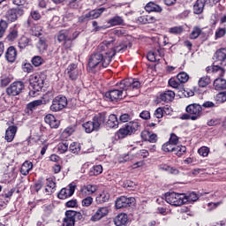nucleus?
Wrapping results in <instances>:
<instances>
[{
    "label": "nucleus",
    "mask_w": 226,
    "mask_h": 226,
    "mask_svg": "<svg viewBox=\"0 0 226 226\" xmlns=\"http://www.w3.org/2000/svg\"><path fill=\"white\" fill-rule=\"evenodd\" d=\"M29 96L36 98V96L40 95L41 89H43L45 79L40 74H32L29 79Z\"/></svg>",
    "instance_id": "nucleus-4"
},
{
    "label": "nucleus",
    "mask_w": 226,
    "mask_h": 226,
    "mask_svg": "<svg viewBox=\"0 0 226 226\" xmlns=\"http://www.w3.org/2000/svg\"><path fill=\"white\" fill-rule=\"evenodd\" d=\"M103 172V167L100 164L93 166L89 170V176H100Z\"/></svg>",
    "instance_id": "nucleus-44"
},
{
    "label": "nucleus",
    "mask_w": 226,
    "mask_h": 226,
    "mask_svg": "<svg viewBox=\"0 0 226 226\" xmlns=\"http://www.w3.org/2000/svg\"><path fill=\"white\" fill-rule=\"evenodd\" d=\"M110 200V193L107 191H102L101 192L97 193L95 197L96 204H105V202H109Z\"/></svg>",
    "instance_id": "nucleus-25"
},
{
    "label": "nucleus",
    "mask_w": 226,
    "mask_h": 226,
    "mask_svg": "<svg viewBox=\"0 0 226 226\" xmlns=\"http://www.w3.org/2000/svg\"><path fill=\"white\" fill-rule=\"evenodd\" d=\"M37 49L39 52L43 53L47 49H49V44L47 43V38L40 37L36 44Z\"/></svg>",
    "instance_id": "nucleus-39"
},
{
    "label": "nucleus",
    "mask_w": 226,
    "mask_h": 226,
    "mask_svg": "<svg viewBox=\"0 0 226 226\" xmlns=\"http://www.w3.org/2000/svg\"><path fill=\"white\" fill-rule=\"evenodd\" d=\"M24 13V8L14 7L7 11L5 17L8 22H16V20H19V17H22Z\"/></svg>",
    "instance_id": "nucleus-10"
},
{
    "label": "nucleus",
    "mask_w": 226,
    "mask_h": 226,
    "mask_svg": "<svg viewBox=\"0 0 226 226\" xmlns=\"http://www.w3.org/2000/svg\"><path fill=\"white\" fill-rule=\"evenodd\" d=\"M185 111L192 116V121H197L202 116V106L199 103H192L186 106Z\"/></svg>",
    "instance_id": "nucleus-9"
},
{
    "label": "nucleus",
    "mask_w": 226,
    "mask_h": 226,
    "mask_svg": "<svg viewBox=\"0 0 226 226\" xmlns=\"http://www.w3.org/2000/svg\"><path fill=\"white\" fill-rule=\"evenodd\" d=\"M168 142L173 144L174 146H177V144H179V137L176 135V133L172 132L170 134Z\"/></svg>",
    "instance_id": "nucleus-57"
},
{
    "label": "nucleus",
    "mask_w": 226,
    "mask_h": 226,
    "mask_svg": "<svg viewBox=\"0 0 226 226\" xmlns=\"http://www.w3.org/2000/svg\"><path fill=\"white\" fill-rule=\"evenodd\" d=\"M217 103H225L226 102V92H220L215 96Z\"/></svg>",
    "instance_id": "nucleus-55"
},
{
    "label": "nucleus",
    "mask_w": 226,
    "mask_h": 226,
    "mask_svg": "<svg viewBox=\"0 0 226 226\" xmlns=\"http://www.w3.org/2000/svg\"><path fill=\"white\" fill-rule=\"evenodd\" d=\"M45 123L50 126V128H59V120L56 119V117L52 114H48L44 117Z\"/></svg>",
    "instance_id": "nucleus-30"
},
{
    "label": "nucleus",
    "mask_w": 226,
    "mask_h": 226,
    "mask_svg": "<svg viewBox=\"0 0 226 226\" xmlns=\"http://www.w3.org/2000/svg\"><path fill=\"white\" fill-rule=\"evenodd\" d=\"M214 87L216 91L226 89V79L222 78L215 79L214 80Z\"/></svg>",
    "instance_id": "nucleus-38"
},
{
    "label": "nucleus",
    "mask_w": 226,
    "mask_h": 226,
    "mask_svg": "<svg viewBox=\"0 0 226 226\" xmlns=\"http://www.w3.org/2000/svg\"><path fill=\"white\" fill-rule=\"evenodd\" d=\"M118 86L119 89L115 88L105 92L104 100L106 102H119V100H123V92L139 89L140 87V81L132 78H128L122 79Z\"/></svg>",
    "instance_id": "nucleus-2"
},
{
    "label": "nucleus",
    "mask_w": 226,
    "mask_h": 226,
    "mask_svg": "<svg viewBox=\"0 0 226 226\" xmlns=\"http://www.w3.org/2000/svg\"><path fill=\"white\" fill-rule=\"evenodd\" d=\"M168 84L173 89H177L178 93H183L185 91V85H183L179 79L176 77L170 78L168 81Z\"/></svg>",
    "instance_id": "nucleus-22"
},
{
    "label": "nucleus",
    "mask_w": 226,
    "mask_h": 226,
    "mask_svg": "<svg viewBox=\"0 0 226 226\" xmlns=\"http://www.w3.org/2000/svg\"><path fill=\"white\" fill-rule=\"evenodd\" d=\"M6 29H8V22L4 19L0 20V38L4 36V33H6Z\"/></svg>",
    "instance_id": "nucleus-54"
},
{
    "label": "nucleus",
    "mask_w": 226,
    "mask_h": 226,
    "mask_svg": "<svg viewBox=\"0 0 226 226\" xmlns=\"http://www.w3.org/2000/svg\"><path fill=\"white\" fill-rule=\"evenodd\" d=\"M19 38V30L17 28H11L9 34L7 35V40L9 41H15Z\"/></svg>",
    "instance_id": "nucleus-51"
},
{
    "label": "nucleus",
    "mask_w": 226,
    "mask_h": 226,
    "mask_svg": "<svg viewBox=\"0 0 226 226\" xmlns=\"http://www.w3.org/2000/svg\"><path fill=\"white\" fill-rule=\"evenodd\" d=\"M114 54V51H112V42L103 41L97 47V52L90 56L87 70L89 73H96V68H107L110 64Z\"/></svg>",
    "instance_id": "nucleus-1"
},
{
    "label": "nucleus",
    "mask_w": 226,
    "mask_h": 226,
    "mask_svg": "<svg viewBox=\"0 0 226 226\" xmlns=\"http://www.w3.org/2000/svg\"><path fill=\"white\" fill-rule=\"evenodd\" d=\"M176 77L178 79V81L182 86H185V84L190 80V76L185 72H179Z\"/></svg>",
    "instance_id": "nucleus-48"
},
{
    "label": "nucleus",
    "mask_w": 226,
    "mask_h": 226,
    "mask_svg": "<svg viewBox=\"0 0 226 226\" xmlns=\"http://www.w3.org/2000/svg\"><path fill=\"white\" fill-rule=\"evenodd\" d=\"M107 9L104 7H101L99 9H94L90 11H88V17H90V20H94V19H99V17H102V14L103 11H106Z\"/></svg>",
    "instance_id": "nucleus-35"
},
{
    "label": "nucleus",
    "mask_w": 226,
    "mask_h": 226,
    "mask_svg": "<svg viewBox=\"0 0 226 226\" xmlns=\"http://www.w3.org/2000/svg\"><path fill=\"white\" fill-rule=\"evenodd\" d=\"M5 59L8 63H15L17 61V49L14 46H10L6 49Z\"/></svg>",
    "instance_id": "nucleus-23"
},
{
    "label": "nucleus",
    "mask_w": 226,
    "mask_h": 226,
    "mask_svg": "<svg viewBox=\"0 0 226 226\" xmlns=\"http://www.w3.org/2000/svg\"><path fill=\"white\" fill-rule=\"evenodd\" d=\"M198 153L200 156H203V158H206L209 154V147H201L200 149H198Z\"/></svg>",
    "instance_id": "nucleus-61"
},
{
    "label": "nucleus",
    "mask_w": 226,
    "mask_h": 226,
    "mask_svg": "<svg viewBox=\"0 0 226 226\" xmlns=\"http://www.w3.org/2000/svg\"><path fill=\"white\" fill-rule=\"evenodd\" d=\"M206 72L207 73H218V72H220V77H223L225 75V69L222 68L220 65L207 66L206 68Z\"/></svg>",
    "instance_id": "nucleus-33"
},
{
    "label": "nucleus",
    "mask_w": 226,
    "mask_h": 226,
    "mask_svg": "<svg viewBox=\"0 0 226 226\" xmlns=\"http://www.w3.org/2000/svg\"><path fill=\"white\" fill-rule=\"evenodd\" d=\"M145 11H147V13H162L163 11V8L162 5L154 2H148L145 5Z\"/></svg>",
    "instance_id": "nucleus-18"
},
{
    "label": "nucleus",
    "mask_w": 226,
    "mask_h": 226,
    "mask_svg": "<svg viewBox=\"0 0 226 226\" xmlns=\"http://www.w3.org/2000/svg\"><path fill=\"white\" fill-rule=\"evenodd\" d=\"M135 201V198H128L125 196H121L117 198L115 201V207L117 209H123L124 207H130L132 204Z\"/></svg>",
    "instance_id": "nucleus-12"
},
{
    "label": "nucleus",
    "mask_w": 226,
    "mask_h": 226,
    "mask_svg": "<svg viewBox=\"0 0 226 226\" xmlns=\"http://www.w3.org/2000/svg\"><path fill=\"white\" fill-rule=\"evenodd\" d=\"M107 24L109 27H115L116 26H124V19L123 17L116 15L108 19Z\"/></svg>",
    "instance_id": "nucleus-29"
},
{
    "label": "nucleus",
    "mask_w": 226,
    "mask_h": 226,
    "mask_svg": "<svg viewBox=\"0 0 226 226\" xmlns=\"http://www.w3.org/2000/svg\"><path fill=\"white\" fill-rule=\"evenodd\" d=\"M209 84H211V77L209 76H203L198 81L199 87H207Z\"/></svg>",
    "instance_id": "nucleus-47"
},
{
    "label": "nucleus",
    "mask_w": 226,
    "mask_h": 226,
    "mask_svg": "<svg viewBox=\"0 0 226 226\" xmlns=\"http://www.w3.org/2000/svg\"><path fill=\"white\" fill-rule=\"evenodd\" d=\"M98 192V186L94 185H83L79 189V197L80 199H84V197H89V195H93V193H96Z\"/></svg>",
    "instance_id": "nucleus-13"
},
{
    "label": "nucleus",
    "mask_w": 226,
    "mask_h": 226,
    "mask_svg": "<svg viewBox=\"0 0 226 226\" xmlns=\"http://www.w3.org/2000/svg\"><path fill=\"white\" fill-rule=\"evenodd\" d=\"M113 222L117 226H126L128 225V215L126 214H118L114 219Z\"/></svg>",
    "instance_id": "nucleus-27"
},
{
    "label": "nucleus",
    "mask_w": 226,
    "mask_h": 226,
    "mask_svg": "<svg viewBox=\"0 0 226 226\" xmlns=\"http://www.w3.org/2000/svg\"><path fill=\"white\" fill-rule=\"evenodd\" d=\"M206 0H197L193 4L192 10L195 15H200L204 11L206 6Z\"/></svg>",
    "instance_id": "nucleus-31"
},
{
    "label": "nucleus",
    "mask_w": 226,
    "mask_h": 226,
    "mask_svg": "<svg viewBox=\"0 0 226 226\" xmlns=\"http://www.w3.org/2000/svg\"><path fill=\"white\" fill-rule=\"evenodd\" d=\"M215 61L221 64V66H226V49L222 48L216 50L215 54Z\"/></svg>",
    "instance_id": "nucleus-20"
},
{
    "label": "nucleus",
    "mask_w": 226,
    "mask_h": 226,
    "mask_svg": "<svg viewBox=\"0 0 226 226\" xmlns=\"http://www.w3.org/2000/svg\"><path fill=\"white\" fill-rule=\"evenodd\" d=\"M32 40L26 36H21L18 42V47L20 49V50H24V49H26V47H29L32 43Z\"/></svg>",
    "instance_id": "nucleus-37"
},
{
    "label": "nucleus",
    "mask_w": 226,
    "mask_h": 226,
    "mask_svg": "<svg viewBox=\"0 0 226 226\" xmlns=\"http://www.w3.org/2000/svg\"><path fill=\"white\" fill-rule=\"evenodd\" d=\"M147 59L150 61V63H158L160 62V58H158V55L156 54V51L152 50L148 51L147 55Z\"/></svg>",
    "instance_id": "nucleus-52"
},
{
    "label": "nucleus",
    "mask_w": 226,
    "mask_h": 226,
    "mask_svg": "<svg viewBox=\"0 0 226 226\" xmlns=\"http://www.w3.org/2000/svg\"><path fill=\"white\" fill-rule=\"evenodd\" d=\"M69 144L67 141H63L58 143L57 145V150L61 154H64V153H66L68 151Z\"/></svg>",
    "instance_id": "nucleus-53"
},
{
    "label": "nucleus",
    "mask_w": 226,
    "mask_h": 226,
    "mask_svg": "<svg viewBox=\"0 0 226 226\" xmlns=\"http://www.w3.org/2000/svg\"><path fill=\"white\" fill-rule=\"evenodd\" d=\"M91 20V18L89 17L88 12L86 14H83L78 18V24H86Z\"/></svg>",
    "instance_id": "nucleus-58"
},
{
    "label": "nucleus",
    "mask_w": 226,
    "mask_h": 226,
    "mask_svg": "<svg viewBox=\"0 0 226 226\" xmlns=\"http://www.w3.org/2000/svg\"><path fill=\"white\" fill-rule=\"evenodd\" d=\"M41 188H43V184L41 181H38L32 185V192H34V193H38Z\"/></svg>",
    "instance_id": "nucleus-62"
},
{
    "label": "nucleus",
    "mask_w": 226,
    "mask_h": 226,
    "mask_svg": "<svg viewBox=\"0 0 226 226\" xmlns=\"http://www.w3.org/2000/svg\"><path fill=\"white\" fill-rule=\"evenodd\" d=\"M132 115L128 113H124L119 117L120 123H126L124 124L117 132V139H126V137H130L131 135H135L139 129L140 128V122L139 119H135L131 121Z\"/></svg>",
    "instance_id": "nucleus-3"
},
{
    "label": "nucleus",
    "mask_w": 226,
    "mask_h": 226,
    "mask_svg": "<svg viewBox=\"0 0 226 226\" xmlns=\"http://www.w3.org/2000/svg\"><path fill=\"white\" fill-rule=\"evenodd\" d=\"M77 64H70L65 70L70 80H77L79 79V69Z\"/></svg>",
    "instance_id": "nucleus-16"
},
{
    "label": "nucleus",
    "mask_w": 226,
    "mask_h": 226,
    "mask_svg": "<svg viewBox=\"0 0 226 226\" xmlns=\"http://www.w3.org/2000/svg\"><path fill=\"white\" fill-rule=\"evenodd\" d=\"M105 121H107V113L105 112L97 113L92 118V122H94L98 132L100 131L102 124H105Z\"/></svg>",
    "instance_id": "nucleus-15"
},
{
    "label": "nucleus",
    "mask_w": 226,
    "mask_h": 226,
    "mask_svg": "<svg viewBox=\"0 0 226 226\" xmlns=\"http://www.w3.org/2000/svg\"><path fill=\"white\" fill-rule=\"evenodd\" d=\"M202 34V29L198 26H193L192 31L189 34L190 40H197L199 36Z\"/></svg>",
    "instance_id": "nucleus-46"
},
{
    "label": "nucleus",
    "mask_w": 226,
    "mask_h": 226,
    "mask_svg": "<svg viewBox=\"0 0 226 226\" xmlns=\"http://www.w3.org/2000/svg\"><path fill=\"white\" fill-rule=\"evenodd\" d=\"M185 204H187V202H197L199 200V194L192 192L188 195L185 194Z\"/></svg>",
    "instance_id": "nucleus-45"
},
{
    "label": "nucleus",
    "mask_w": 226,
    "mask_h": 226,
    "mask_svg": "<svg viewBox=\"0 0 226 226\" xmlns=\"http://www.w3.org/2000/svg\"><path fill=\"white\" fill-rule=\"evenodd\" d=\"M25 88L26 85L23 81H14L6 88V94L8 96H19Z\"/></svg>",
    "instance_id": "nucleus-7"
},
{
    "label": "nucleus",
    "mask_w": 226,
    "mask_h": 226,
    "mask_svg": "<svg viewBox=\"0 0 226 226\" xmlns=\"http://www.w3.org/2000/svg\"><path fill=\"white\" fill-rule=\"evenodd\" d=\"M75 188H77V186L73 184H69L67 187L62 188L57 194L58 199L61 200L70 199V197H72L73 193H75Z\"/></svg>",
    "instance_id": "nucleus-11"
},
{
    "label": "nucleus",
    "mask_w": 226,
    "mask_h": 226,
    "mask_svg": "<svg viewBox=\"0 0 226 226\" xmlns=\"http://www.w3.org/2000/svg\"><path fill=\"white\" fill-rule=\"evenodd\" d=\"M31 63H32L33 66H34L35 68H38V66H41V64H43L45 63V59H43V57H41L40 56H34L31 59Z\"/></svg>",
    "instance_id": "nucleus-50"
},
{
    "label": "nucleus",
    "mask_w": 226,
    "mask_h": 226,
    "mask_svg": "<svg viewBox=\"0 0 226 226\" xmlns=\"http://www.w3.org/2000/svg\"><path fill=\"white\" fill-rule=\"evenodd\" d=\"M104 41L111 43V45H112L111 50L115 53L114 56H116V52H124V50H126V49H128V44L126 42H122L118 46H115L114 42L116 41V39H114V38H112L109 41Z\"/></svg>",
    "instance_id": "nucleus-26"
},
{
    "label": "nucleus",
    "mask_w": 226,
    "mask_h": 226,
    "mask_svg": "<svg viewBox=\"0 0 226 226\" xmlns=\"http://www.w3.org/2000/svg\"><path fill=\"white\" fill-rule=\"evenodd\" d=\"M57 41L59 43L63 41V47L65 50L70 49L73 47V41L72 40V36H70V33L67 30H61L57 35Z\"/></svg>",
    "instance_id": "nucleus-8"
},
{
    "label": "nucleus",
    "mask_w": 226,
    "mask_h": 226,
    "mask_svg": "<svg viewBox=\"0 0 226 226\" xmlns=\"http://www.w3.org/2000/svg\"><path fill=\"white\" fill-rule=\"evenodd\" d=\"M170 34H181L183 33V26H173L169 29Z\"/></svg>",
    "instance_id": "nucleus-63"
},
{
    "label": "nucleus",
    "mask_w": 226,
    "mask_h": 226,
    "mask_svg": "<svg viewBox=\"0 0 226 226\" xmlns=\"http://www.w3.org/2000/svg\"><path fill=\"white\" fill-rule=\"evenodd\" d=\"M176 98V93L172 90H166L160 94L159 99L161 102H164L165 103H169L172 102Z\"/></svg>",
    "instance_id": "nucleus-24"
},
{
    "label": "nucleus",
    "mask_w": 226,
    "mask_h": 226,
    "mask_svg": "<svg viewBox=\"0 0 226 226\" xmlns=\"http://www.w3.org/2000/svg\"><path fill=\"white\" fill-rule=\"evenodd\" d=\"M105 216H109V207H100L91 216V222H100Z\"/></svg>",
    "instance_id": "nucleus-14"
},
{
    "label": "nucleus",
    "mask_w": 226,
    "mask_h": 226,
    "mask_svg": "<svg viewBox=\"0 0 226 226\" xmlns=\"http://www.w3.org/2000/svg\"><path fill=\"white\" fill-rule=\"evenodd\" d=\"M19 127L17 125H9V127L5 131V140L7 142H13V139H15V135H17Z\"/></svg>",
    "instance_id": "nucleus-19"
},
{
    "label": "nucleus",
    "mask_w": 226,
    "mask_h": 226,
    "mask_svg": "<svg viewBox=\"0 0 226 226\" xmlns=\"http://www.w3.org/2000/svg\"><path fill=\"white\" fill-rule=\"evenodd\" d=\"M226 36V26H218L215 32V40H220Z\"/></svg>",
    "instance_id": "nucleus-42"
},
{
    "label": "nucleus",
    "mask_w": 226,
    "mask_h": 226,
    "mask_svg": "<svg viewBox=\"0 0 226 226\" xmlns=\"http://www.w3.org/2000/svg\"><path fill=\"white\" fill-rule=\"evenodd\" d=\"M175 148L176 145L170 143V141L165 142L162 146V151H163V153H174Z\"/></svg>",
    "instance_id": "nucleus-49"
},
{
    "label": "nucleus",
    "mask_w": 226,
    "mask_h": 226,
    "mask_svg": "<svg viewBox=\"0 0 226 226\" xmlns=\"http://www.w3.org/2000/svg\"><path fill=\"white\" fill-rule=\"evenodd\" d=\"M136 187H137V185L132 180H126L124 183V188H126V190L133 191V190H135Z\"/></svg>",
    "instance_id": "nucleus-60"
},
{
    "label": "nucleus",
    "mask_w": 226,
    "mask_h": 226,
    "mask_svg": "<svg viewBox=\"0 0 226 226\" xmlns=\"http://www.w3.org/2000/svg\"><path fill=\"white\" fill-rule=\"evenodd\" d=\"M186 146L177 145L175 146V149L173 150V154L177 156V158H181L186 154Z\"/></svg>",
    "instance_id": "nucleus-40"
},
{
    "label": "nucleus",
    "mask_w": 226,
    "mask_h": 226,
    "mask_svg": "<svg viewBox=\"0 0 226 226\" xmlns=\"http://www.w3.org/2000/svg\"><path fill=\"white\" fill-rule=\"evenodd\" d=\"M74 132H75V127L68 126L66 129L64 130L62 135H64L65 138L70 137L71 135L73 134Z\"/></svg>",
    "instance_id": "nucleus-64"
},
{
    "label": "nucleus",
    "mask_w": 226,
    "mask_h": 226,
    "mask_svg": "<svg viewBox=\"0 0 226 226\" xmlns=\"http://www.w3.org/2000/svg\"><path fill=\"white\" fill-rule=\"evenodd\" d=\"M185 193H177V192H166L165 193V201L170 206L179 207L185 204Z\"/></svg>",
    "instance_id": "nucleus-6"
},
{
    "label": "nucleus",
    "mask_w": 226,
    "mask_h": 226,
    "mask_svg": "<svg viewBox=\"0 0 226 226\" xmlns=\"http://www.w3.org/2000/svg\"><path fill=\"white\" fill-rule=\"evenodd\" d=\"M75 217L72 210L65 211V217L63 220V226H75Z\"/></svg>",
    "instance_id": "nucleus-28"
},
{
    "label": "nucleus",
    "mask_w": 226,
    "mask_h": 226,
    "mask_svg": "<svg viewBox=\"0 0 226 226\" xmlns=\"http://www.w3.org/2000/svg\"><path fill=\"white\" fill-rule=\"evenodd\" d=\"M91 204H93V197L91 196L84 197L81 200V206H83V207H89Z\"/></svg>",
    "instance_id": "nucleus-56"
},
{
    "label": "nucleus",
    "mask_w": 226,
    "mask_h": 226,
    "mask_svg": "<svg viewBox=\"0 0 226 226\" xmlns=\"http://www.w3.org/2000/svg\"><path fill=\"white\" fill-rule=\"evenodd\" d=\"M22 69L26 73H33V72H34V67L30 63H25L22 65Z\"/></svg>",
    "instance_id": "nucleus-59"
},
{
    "label": "nucleus",
    "mask_w": 226,
    "mask_h": 226,
    "mask_svg": "<svg viewBox=\"0 0 226 226\" xmlns=\"http://www.w3.org/2000/svg\"><path fill=\"white\" fill-rule=\"evenodd\" d=\"M31 170H33V162L30 161H25L21 165L20 174H22V176H27Z\"/></svg>",
    "instance_id": "nucleus-34"
},
{
    "label": "nucleus",
    "mask_w": 226,
    "mask_h": 226,
    "mask_svg": "<svg viewBox=\"0 0 226 226\" xmlns=\"http://www.w3.org/2000/svg\"><path fill=\"white\" fill-rule=\"evenodd\" d=\"M106 126L108 128H118L119 127V120L117 119V116L111 114L109 116V118L106 122Z\"/></svg>",
    "instance_id": "nucleus-32"
},
{
    "label": "nucleus",
    "mask_w": 226,
    "mask_h": 226,
    "mask_svg": "<svg viewBox=\"0 0 226 226\" xmlns=\"http://www.w3.org/2000/svg\"><path fill=\"white\" fill-rule=\"evenodd\" d=\"M86 133H93V132H98V129L95 127L94 123L92 121L85 122L82 124Z\"/></svg>",
    "instance_id": "nucleus-41"
},
{
    "label": "nucleus",
    "mask_w": 226,
    "mask_h": 226,
    "mask_svg": "<svg viewBox=\"0 0 226 226\" xmlns=\"http://www.w3.org/2000/svg\"><path fill=\"white\" fill-rule=\"evenodd\" d=\"M80 149H82V147H80V143L79 142H72L69 146V151L72 154H79V153H80Z\"/></svg>",
    "instance_id": "nucleus-43"
},
{
    "label": "nucleus",
    "mask_w": 226,
    "mask_h": 226,
    "mask_svg": "<svg viewBox=\"0 0 226 226\" xmlns=\"http://www.w3.org/2000/svg\"><path fill=\"white\" fill-rule=\"evenodd\" d=\"M66 107H68V99L66 96L59 94L52 100L49 109L51 112H61V110H64Z\"/></svg>",
    "instance_id": "nucleus-5"
},
{
    "label": "nucleus",
    "mask_w": 226,
    "mask_h": 226,
    "mask_svg": "<svg viewBox=\"0 0 226 226\" xmlns=\"http://www.w3.org/2000/svg\"><path fill=\"white\" fill-rule=\"evenodd\" d=\"M56 184L52 180V178L47 179V185L45 188V192L47 195H52L56 192Z\"/></svg>",
    "instance_id": "nucleus-36"
},
{
    "label": "nucleus",
    "mask_w": 226,
    "mask_h": 226,
    "mask_svg": "<svg viewBox=\"0 0 226 226\" xmlns=\"http://www.w3.org/2000/svg\"><path fill=\"white\" fill-rule=\"evenodd\" d=\"M43 101L41 100H36L29 102L26 109H25V113L27 114V116H33V112L36 110L37 107H40V105H42Z\"/></svg>",
    "instance_id": "nucleus-21"
},
{
    "label": "nucleus",
    "mask_w": 226,
    "mask_h": 226,
    "mask_svg": "<svg viewBox=\"0 0 226 226\" xmlns=\"http://www.w3.org/2000/svg\"><path fill=\"white\" fill-rule=\"evenodd\" d=\"M147 156H149V151L141 149L135 155L127 154V155L124 156V162H132V160H135L136 158L142 160L144 158H147Z\"/></svg>",
    "instance_id": "nucleus-17"
}]
</instances>
